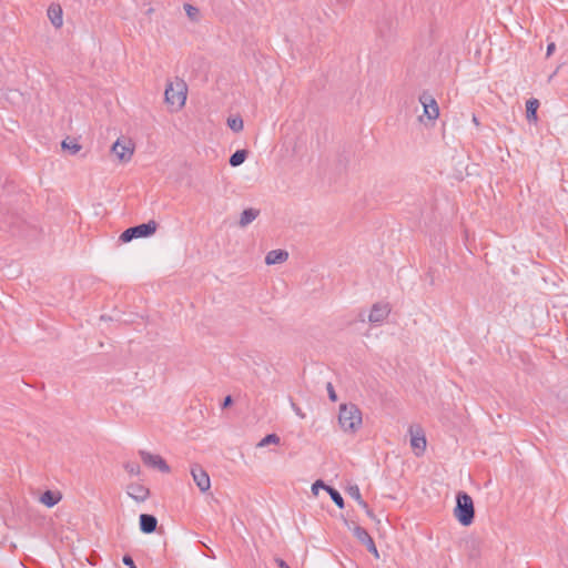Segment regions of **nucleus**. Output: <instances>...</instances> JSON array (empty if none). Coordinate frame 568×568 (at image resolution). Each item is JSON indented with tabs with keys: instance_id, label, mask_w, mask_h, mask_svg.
<instances>
[{
	"instance_id": "nucleus-21",
	"label": "nucleus",
	"mask_w": 568,
	"mask_h": 568,
	"mask_svg": "<svg viewBox=\"0 0 568 568\" xmlns=\"http://www.w3.org/2000/svg\"><path fill=\"white\" fill-rule=\"evenodd\" d=\"M184 10H185V13L187 16V18L193 21V22H197L200 20V10L199 8L190 4V3H185L184 4Z\"/></svg>"
},
{
	"instance_id": "nucleus-11",
	"label": "nucleus",
	"mask_w": 568,
	"mask_h": 568,
	"mask_svg": "<svg viewBox=\"0 0 568 568\" xmlns=\"http://www.w3.org/2000/svg\"><path fill=\"white\" fill-rule=\"evenodd\" d=\"M128 495L136 501H144L148 499L150 491L149 489L138 483L130 484L126 488Z\"/></svg>"
},
{
	"instance_id": "nucleus-6",
	"label": "nucleus",
	"mask_w": 568,
	"mask_h": 568,
	"mask_svg": "<svg viewBox=\"0 0 568 568\" xmlns=\"http://www.w3.org/2000/svg\"><path fill=\"white\" fill-rule=\"evenodd\" d=\"M112 153L119 159L122 163H128L131 161L132 155L134 153V146L130 140H118L111 149Z\"/></svg>"
},
{
	"instance_id": "nucleus-13",
	"label": "nucleus",
	"mask_w": 568,
	"mask_h": 568,
	"mask_svg": "<svg viewBox=\"0 0 568 568\" xmlns=\"http://www.w3.org/2000/svg\"><path fill=\"white\" fill-rule=\"evenodd\" d=\"M288 258V253L284 250H272L265 256L267 265L281 264Z\"/></svg>"
},
{
	"instance_id": "nucleus-1",
	"label": "nucleus",
	"mask_w": 568,
	"mask_h": 568,
	"mask_svg": "<svg viewBox=\"0 0 568 568\" xmlns=\"http://www.w3.org/2000/svg\"><path fill=\"white\" fill-rule=\"evenodd\" d=\"M362 422V412L355 404H342L339 406L338 424L344 432H357Z\"/></svg>"
},
{
	"instance_id": "nucleus-36",
	"label": "nucleus",
	"mask_w": 568,
	"mask_h": 568,
	"mask_svg": "<svg viewBox=\"0 0 568 568\" xmlns=\"http://www.w3.org/2000/svg\"><path fill=\"white\" fill-rule=\"evenodd\" d=\"M358 505L365 510L367 509L368 505L366 501L363 500V498L358 501Z\"/></svg>"
},
{
	"instance_id": "nucleus-23",
	"label": "nucleus",
	"mask_w": 568,
	"mask_h": 568,
	"mask_svg": "<svg viewBox=\"0 0 568 568\" xmlns=\"http://www.w3.org/2000/svg\"><path fill=\"white\" fill-rule=\"evenodd\" d=\"M227 125L234 132H240L243 130V120L240 116L229 118Z\"/></svg>"
},
{
	"instance_id": "nucleus-7",
	"label": "nucleus",
	"mask_w": 568,
	"mask_h": 568,
	"mask_svg": "<svg viewBox=\"0 0 568 568\" xmlns=\"http://www.w3.org/2000/svg\"><path fill=\"white\" fill-rule=\"evenodd\" d=\"M140 457H141L142 462L149 467L158 468L162 473L170 471L169 465L160 455H155V454H151L145 450H141Z\"/></svg>"
},
{
	"instance_id": "nucleus-37",
	"label": "nucleus",
	"mask_w": 568,
	"mask_h": 568,
	"mask_svg": "<svg viewBox=\"0 0 568 568\" xmlns=\"http://www.w3.org/2000/svg\"><path fill=\"white\" fill-rule=\"evenodd\" d=\"M365 513L367 514V516H369L372 518L374 517L373 511L369 509V507H367V509H365Z\"/></svg>"
},
{
	"instance_id": "nucleus-27",
	"label": "nucleus",
	"mask_w": 568,
	"mask_h": 568,
	"mask_svg": "<svg viewBox=\"0 0 568 568\" xmlns=\"http://www.w3.org/2000/svg\"><path fill=\"white\" fill-rule=\"evenodd\" d=\"M290 403H291V407H292V409L294 410V413H295L300 418L304 419L306 415L303 413V410L301 409V407H300V406H297V404H296L292 398L290 399Z\"/></svg>"
},
{
	"instance_id": "nucleus-19",
	"label": "nucleus",
	"mask_w": 568,
	"mask_h": 568,
	"mask_svg": "<svg viewBox=\"0 0 568 568\" xmlns=\"http://www.w3.org/2000/svg\"><path fill=\"white\" fill-rule=\"evenodd\" d=\"M247 154L248 152L246 150L235 151L229 160L230 165L234 168L241 165L246 160Z\"/></svg>"
},
{
	"instance_id": "nucleus-3",
	"label": "nucleus",
	"mask_w": 568,
	"mask_h": 568,
	"mask_svg": "<svg viewBox=\"0 0 568 568\" xmlns=\"http://www.w3.org/2000/svg\"><path fill=\"white\" fill-rule=\"evenodd\" d=\"M186 92V83L181 79H176L174 82H169L166 84L164 100L166 104L174 106L176 110H179L185 104Z\"/></svg>"
},
{
	"instance_id": "nucleus-24",
	"label": "nucleus",
	"mask_w": 568,
	"mask_h": 568,
	"mask_svg": "<svg viewBox=\"0 0 568 568\" xmlns=\"http://www.w3.org/2000/svg\"><path fill=\"white\" fill-rule=\"evenodd\" d=\"M278 443H280V437L276 434H268L257 444V447H264L270 444H278Z\"/></svg>"
},
{
	"instance_id": "nucleus-10",
	"label": "nucleus",
	"mask_w": 568,
	"mask_h": 568,
	"mask_svg": "<svg viewBox=\"0 0 568 568\" xmlns=\"http://www.w3.org/2000/svg\"><path fill=\"white\" fill-rule=\"evenodd\" d=\"M390 308L388 304L376 303L373 305L368 321L371 323H382L389 314Z\"/></svg>"
},
{
	"instance_id": "nucleus-31",
	"label": "nucleus",
	"mask_w": 568,
	"mask_h": 568,
	"mask_svg": "<svg viewBox=\"0 0 568 568\" xmlns=\"http://www.w3.org/2000/svg\"><path fill=\"white\" fill-rule=\"evenodd\" d=\"M274 561L278 568H291L282 558H275Z\"/></svg>"
},
{
	"instance_id": "nucleus-18",
	"label": "nucleus",
	"mask_w": 568,
	"mask_h": 568,
	"mask_svg": "<svg viewBox=\"0 0 568 568\" xmlns=\"http://www.w3.org/2000/svg\"><path fill=\"white\" fill-rule=\"evenodd\" d=\"M539 106V102L536 99H530L526 103V116L528 121L537 120V109Z\"/></svg>"
},
{
	"instance_id": "nucleus-16",
	"label": "nucleus",
	"mask_w": 568,
	"mask_h": 568,
	"mask_svg": "<svg viewBox=\"0 0 568 568\" xmlns=\"http://www.w3.org/2000/svg\"><path fill=\"white\" fill-rule=\"evenodd\" d=\"M61 498L62 496L60 493L47 490L41 495L40 501L47 507H53L61 500Z\"/></svg>"
},
{
	"instance_id": "nucleus-2",
	"label": "nucleus",
	"mask_w": 568,
	"mask_h": 568,
	"mask_svg": "<svg viewBox=\"0 0 568 568\" xmlns=\"http://www.w3.org/2000/svg\"><path fill=\"white\" fill-rule=\"evenodd\" d=\"M454 516L463 526H469L474 521V501L467 493L459 491L457 494Z\"/></svg>"
},
{
	"instance_id": "nucleus-30",
	"label": "nucleus",
	"mask_w": 568,
	"mask_h": 568,
	"mask_svg": "<svg viewBox=\"0 0 568 568\" xmlns=\"http://www.w3.org/2000/svg\"><path fill=\"white\" fill-rule=\"evenodd\" d=\"M122 562L128 566L129 568H136L134 565V561L130 555H125L122 558Z\"/></svg>"
},
{
	"instance_id": "nucleus-29",
	"label": "nucleus",
	"mask_w": 568,
	"mask_h": 568,
	"mask_svg": "<svg viewBox=\"0 0 568 568\" xmlns=\"http://www.w3.org/2000/svg\"><path fill=\"white\" fill-rule=\"evenodd\" d=\"M326 388H327V393H328V397H329V399H331L332 402H336V400H337V395H336V393H335V389H334V387H333L332 383H327Z\"/></svg>"
},
{
	"instance_id": "nucleus-9",
	"label": "nucleus",
	"mask_w": 568,
	"mask_h": 568,
	"mask_svg": "<svg viewBox=\"0 0 568 568\" xmlns=\"http://www.w3.org/2000/svg\"><path fill=\"white\" fill-rule=\"evenodd\" d=\"M419 102L422 103V105L424 108V114L429 120H436L438 118L439 109H438L436 100L430 94L424 92L419 97Z\"/></svg>"
},
{
	"instance_id": "nucleus-15",
	"label": "nucleus",
	"mask_w": 568,
	"mask_h": 568,
	"mask_svg": "<svg viewBox=\"0 0 568 568\" xmlns=\"http://www.w3.org/2000/svg\"><path fill=\"white\" fill-rule=\"evenodd\" d=\"M260 215V211L253 207L246 209L242 212L239 225L245 227L251 224Z\"/></svg>"
},
{
	"instance_id": "nucleus-22",
	"label": "nucleus",
	"mask_w": 568,
	"mask_h": 568,
	"mask_svg": "<svg viewBox=\"0 0 568 568\" xmlns=\"http://www.w3.org/2000/svg\"><path fill=\"white\" fill-rule=\"evenodd\" d=\"M325 490L329 494L332 500L335 503V505L338 508L344 507V499H343L342 495L336 489H334L333 487L329 486V487H325Z\"/></svg>"
},
{
	"instance_id": "nucleus-35",
	"label": "nucleus",
	"mask_w": 568,
	"mask_h": 568,
	"mask_svg": "<svg viewBox=\"0 0 568 568\" xmlns=\"http://www.w3.org/2000/svg\"><path fill=\"white\" fill-rule=\"evenodd\" d=\"M368 551L373 554L376 558H378L379 555L376 546H373V548L368 549Z\"/></svg>"
},
{
	"instance_id": "nucleus-20",
	"label": "nucleus",
	"mask_w": 568,
	"mask_h": 568,
	"mask_svg": "<svg viewBox=\"0 0 568 568\" xmlns=\"http://www.w3.org/2000/svg\"><path fill=\"white\" fill-rule=\"evenodd\" d=\"M348 528L353 531V535L358 539V541H361L362 544L365 542L366 538H369L371 535L367 532L366 529H364L363 527L358 526V525H355L353 524L352 526L348 525Z\"/></svg>"
},
{
	"instance_id": "nucleus-28",
	"label": "nucleus",
	"mask_w": 568,
	"mask_h": 568,
	"mask_svg": "<svg viewBox=\"0 0 568 568\" xmlns=\"http://www.w3.org/2000/svg\"><path fill=\"white\" fill-rule=\"evenodd\" d=\"M325 487H328L327 485H325L322 480H316L313 485H312V491L314 495H317L318 494V490L320 488L322 489H325Z\"/></svg>"
},
{
	"instance_id": "nucleus-26",
	"label": "nucleus",
	"mask_w": 568,
	"mask_h": 568,
	"mask_svg": "<svg viewBox=\"0 0 568 568\" xmlns=\"http://www.w3.org/2000/svg\"><path fill=\"white\" fill-rule=\"evenodd\" d=\"M348 494L352 498H354L357 503L362 499V495L359 488L357 486H352L348 489Z\"/></svg>"
},
{
	"instance_id": "nucleus-34",
	"label": "nucleus",
	"mask_w": 568,
	"mask_h": 568,
	"mask_svg": "<svg viewBox=\"0 0 568 568\" xmlns=\"http://www.w3.org/2000/svg\"><path fill=\"white\" fill-rule=\"evenodd\" d=\"M232 402H233L232 397L230 395L226 396L223 400L222 407L225 408V407L230 406L232 404Z\"/></svg>"
},
{
	"instance_id": "nucleus-38",
	"label": "nucleus",
	"mask_w": 568,
	"mask_h": 568,
	"mask_svg": "<svg viewBox=\"0 0 568 568\" xmlns=\"http://www.w3.org/2000/svg\"><path fill=\"white\" fill-rule=\"evenodd\" d=\"M473 122H474L476 125H478V124H479V122H478V120H477V118H476L475 115L473 116Z\"/></svg>"
},
{
	"instance_id": "nucleus-5",
	"label": "nucleus",
	"mask_w": 568,
	"mask_h": 568,
	"mask_svg": "<svg viewBox=\"0 0 568 568\" xmlns=\"http://www.w3.org/2000/svg\"><path fill=\"white\" fill-rule=\"evenodd\" d=\"M409 435L410 446L414 450V454L416 456L423 455L427 446V440L423 428L420 426H410Z\"/></svg>"
},
{
	"instance_id": "nucleus-25",
	"label": "nucleus",
	"mask_w": 568,
	"mask_h": 568,
	"mask_svg": "<svg viewBox=\"0 0 568 568\" xmlns=\"http://www.w3.org/2000/svg\"><path fill=\"white\" fill-rule=\"evenodd\" d=\"M125 470L131 475H139L140 474V466L136 463H126L124 465Z\"/></svg>"
},
{
	"instance_id": "nucleus-8",
	"label": "nucleus",
	"mask_w": 568,
	"mask_h": 568,
	"mask_svg": "<svg viewBox=\"0 0 568 568\" xmlns=\"http://www.w3.org/2000/svg\"><path fill=\"white\" fill-rule=\"evenodd\" d=\"M191 475L202 493H205L211 488L210 476L200 465H193L191 467Z\"/></svg>"
},
{
	"instance_id": "nucleus-33",
	"label": "nucleus",
	"mask_w": 568,
	"mask_h": 568,
	"mask_svg": "<svg viewBox=\"0 0 568 568\" xmlns=\"http://www.w3.org/2000/svg\"><path fill=\"white\" fill-rule=\"evenodd\" d=\"M363 545H365L368 550V549L373 548V546H375V542H374L373 538L369 537V538H366V540Z\"/></svg>"
},
{
	"instance_id": "nucleus-4",
	"label": "nucleus",
	"mask_w": 568,
	"mask_h": 568,
	"mask_svg": "<svg viewBox=\"0 0 568 568\" xmlns=\"http://www.w3.org/2000/svg\"><path fill=\"white\" fill-rule=\"evenodd\" d=\"M156 226L158 224L155 221H149L148 223L129 227L120 235V240L126 243L133 239L150 236L156 231Z\"/></svg>"
},
{
	"instance_id": "nucleus-14",
	"label": "nucleus",
	"mask_w": 568,
	"mask_h": 568,
	"mask_svg": "<svg viewBox=\"0 0 568 568\" xmlns=\"http://www.w3.org/2000/svg\"><path fill=\"white\" fill-rule=\"evenodd\" d=\"M48 18L55 28H60L63 23L61 7L59 4H51L48 9Z\"/></svg>"
},
{
	"instance_id": "nucleus-32",
	"label": "nucleus",
	"mask_w": 568,
	"mask_h": 568,
	"mask_svg": "<svg viewBox=\"0 0 568 568\" xmlns=\"http://www.w3.org/2000/svg\"><path fill=\"white\" fill-rule=\"evenodd\" d=\"M555 49H556L555 42H550L547 45V57H550L554 53Z\"/></svg>"
},
{
	"instance_id": "nucleus-17",
	"label": "nucleus",
	"mask_w": 568,
	"mask_h": 568,
	"mask_svg": "<svg viewBox=\"0 0 568 568\" xmlns=\"http://www.w3.org/2000/svg\"><path fill=\"white\" fill-rule=\"evenodd\" d=\"M61 148L63 151L69 152L71 155L77 154L81 149V144L75 139H69L62 141Z\"/></svg>"
},
{
	"instance_id": "nucleus-12",
	"label": "nucleus",
	"mask_w": 568,
	"mask_h": 568,
	"mask_svg": "<svg viewBox=\"0 0 568 568\" xmlns=\"http://www.w3.org/2000/svg\"><path fill=\"white\" fill-rule=\"evenodd\" d=\"M158 526V519L153 515L142 514L140 515V529L144 534H152L155 531Z\"/></svg>"
}]
</instances>
